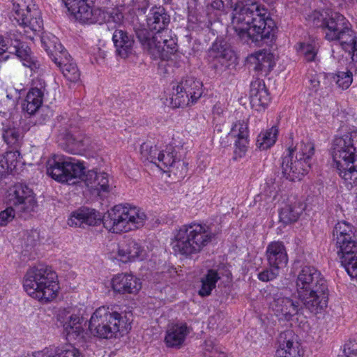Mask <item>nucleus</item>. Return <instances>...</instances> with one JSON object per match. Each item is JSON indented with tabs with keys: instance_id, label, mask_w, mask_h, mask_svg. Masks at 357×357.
<instances>
[{
	"instance_id": "obj_1",
	"label": "nucleus",
	"mask_w": 357,
	"mask_h": 357,
	"mask_svg": "<svg viewBox=\"0 0 357 357\" xmlns=\"http://www.w3.org/2000/svg\"><path fill=\"white\" fill-rule=\"evenodd\" d=\"M146 220V215L139 208L119 204L108 211L102 218L94 209L81 208L71 214L68 224L70 227L85 228L102 222L108 231L119 234L139 229L144 225Z\"/></svg>"
},
{
	"instance_id": "obj_2",
	"label": "nucleus",
	"mask_w": 357,
	"mask_h": 357,
	"mask_svg": "<svg viewBox=\"0 0 357 357\" xmlns=\"http://www.w3.org/2000/svg\"><path fill=\"white\" fill-rule=\"evenodd\" d=\"M231 24L245 43H258L274 36L275 22L266 8L257 2H238L232 12Z\"/></svg>"
},
{
	"instance_id": "obj_3",
	"label": "nucleus",
	"mask_w": 357,
	"mask_h": 357,
	"mask_svg": "<svg viewBox=\"0 0 357 357\" xmlns=\"http://www.w3.org/2000/svg\"><path fill=\"white\" fill-rule=\"evenodd\" d=\"M298 299L305 309L317 314L328 305V289L326 280L314 266H305L296 280Z\"/></svg>"
},
{
	"instance_id": "obj_4",
	"label": "nucleus",
	"mask_w": 357,
	"mask_h": 357,
	"mask_svg": "<svg viewBox=\"0 0 357 357\" xmlns=\"http://www.w3.org/2000/svg\"><path fill=\"white\" fill-rule=\"evenodd\" d=\"M214 234L204 224L192 222L176 230L172 245L175 252L192 259L211 243Z\"/></svg>"
},
{
	"instance_id": "obj_5",
	"label": "nucleus",
	"mask_w": 357,
	"mask_h": 357,
	"mask_svg": "<svg viewBox=\"0 0 357 357\" xmlns=\"http://www.w3.org/2000/svg\"><path fill=\"white\" fill-rule=\"evenodd\" d=\"M23 287L30 296L44 303L55 298L59 290L56 273L43 264L31 267L26 271Z\"/></svg>"
},
{
	"instance_id": "obj_6",
	"label": "nucleus",
	"mask_w": 357,
	"mask_h": 357,
	"mask_svg": "<svg viewBox=\"0 0 357 357\" xmlns=\"http://www.w3.org/2000/svg\"><path fill=\"white\" fill-rule=\"evenodd\" d=\"M84 169L82 163L63 155H54L48 160L46 166L47 174L58 182L75 184L83 176L86 185L94 190L98 173L90 170L85 174Z\"/></svg>"
},
{
	"instance_id": "obj_7",
	"label": "nucleus",
	"mask_w": 357,
	"mask_h": 357,
	"mask_svg": "<svg viewBox=\"0 0 357 357\" xmlns=\"http://www.w3.org/2000/svg\"><path fill=\"white\" fill-rule=\"evenodd\" d=\"M333 243L342 266L351 278L357 279V238L354 227L345 221L338 222L333 230Z\"/></svg>"
},
{
	"instance_id": "obj_8",
	"label": "nucleus",
	"mask_w": 357,
	"mask_h": 357,
	"mask_svg": "<svg viewBox=\"0 0 357 357\" xmlns=\"http://www.w3.org/2000/svg\"><path fill=\"white\" fill-rule=\"evenodd\" d=\"M324 34L326 40L337 41L343 50L352 53V61L357 67V36L351 24L343 15L331 12Z\"/></svg>"
},
{
	"instance_id": "obj_9",
	"label": "nucleus",
	"mask_w": 357,
	"mask_h": 357,
	"mask_svg": "<svg viewBox=\"0 0 357 357\" xmlns=\"http://www.w3.org/2000/svg\"><path fill=\"white\" fill-rule=\"evenodd\" d=\"M314 154V145L310 142L302 143L298 151L289 147L282 158L283 176L290 181H300L310 169Z\"/></svg>"
},
{
	"instance_id": "obj_10",
	"label": "nucleus",
	"mask_w": 357,
	"mask_h": 357,
	"mask_svg": "<svg viewBox=\"0 0 357 357\" xmlns=\"http://www.w3.org/2000/svg\"><path fill=\"white\" fill-rule=\"evenodd\" d=\"M114 308V306H101L95 310L89 321V330L92 335L111 339L116 337L121 331L127 330L128 326H123L121 314Z\"/></svg>"
},
{
	"instance_id": "obj_11",
	"label": "nucleus",
	"mask_w": 357,
	"mask_h": 357,
	"mask_svg": "<svg viewBox=\"0 0 357 357\" xmlns=\"http://www.w3.org/2000/svg\"><path fill=\"white\" fill-rule=\"evenodd\" d=\"M95 0H63L68 10L76 20L86 24H120L123 15L118 10L109 12L100 8H91Z\"/></svg>"
},
{
	"instance_id": "obj_12",
	"label": "nucleus",
	"mask_w": 357,
	"mask_h": 357,
	"mask_svg": "<svg viewBox=\"0 0 357 357\" xmlns=\"http://www.w3.org/2000/svg\"><path fill=\"white\" fill-rule=\"evenodd\" d=\"M203 94V84L194 77H183L174 83L170 95V104L174 108L184 107L195 104Z\"/></svg>"
},
{
	"instance_id": "obj_13",
	"label": "nucleus",
	"mask_w": 357,
	"mask_h": 357,
	"mask_svg": "<svg viewBox=\"0 0 357 357\" xmlns=\"http://www.w3.org/2000/svg\"><path fill=\"white\" fill-rule=\"evenodd\" d=\"M356 133H347L341 137H336L333 141L332 157L338 172L347 168L356 158L357 146L355 139Z\"/></svg>"
},
{
	"instance_id": "obj_14",
	"label": "nucleus",
	"mask_w": 357,
	"mask_h": 357,
	"mask_svg": "<svg viewBox=\"0 0 357 357\" xmlns=\"http://www.w3.org/2000/svg\"><path fill=\"white\" fill-rule=\"evenodd\" d=\"M13 7V21L35 32L41 30L43 20L33 0H15Z\"/></svg>"
},
{
	"instance_id": "obj_15",
	"label": "nucleus",
	"mask_w": 357,
	"mask_h": 357,
	"mask_svg": "<svg viewBox=\"0 0 357 357\" xmlns=\"http://www.w3.org/2000/svg\"><path fill=\"white\" fill-rule=\"evenodd\" d=\"M9 201L15 208L17 214L23 218H27L34 211L37 202L33 190L27 185L17 183L9 193Z\"/></svg>"
},
{
	"instance_id": "obj_16",
	"label": "nucleus",
	"mask_w": 357,
	"mask_h": 357,
	"mask_svg": "<svg viewBox=\"0 0 357 357\" xmlns=\"http://www.w3.org/2000/svg\"><path fill=\"white\" fill-rule=\"evenodd\" d=\"M155 164L160 169L165 172V169H170V172L183 178L188 170V164L177 157L176 147L172 144L166 146L165 149L160 150L157 156Z\"/></svg>"
},
{
	"instance_id": "obj_17",
	"label": "nucleus",
	"mask_w": 357,
	"mask_h": 357,
	"mask_svg": "<svg viewBox=\"0 0 357 357\" xmlns=\"http://www.w3.org/2000/svg\"><path fill=\"white\" fill-rule=\"evenodd\" d=\"M271 307L279 319L289 321L305 307L300 301L277 294L271 303Z\"/></svg>"
},
{
	"instance_id": "obj_18",
	"label": "nucleus",
	"mask_w": 357,
	"mask_h": 357,
	"mask_svg": "<svg viewBox=\"0 0 357 357\" xmlns=\"http://www.w3.org/2000/svg\"><path fill=\"white\" fill-rule=\"evenodd\" d=\"M117 255L120 261L126 263L137 260H143L146 257V250L137 241L127 238L118 244Z\"/></svg>"
},
{
	"instance_id": "obj_19",
	"label": "nucleus",
	"mask_w": 357,
	"mask_h": 357,
	"mask_svg": "<svg viewBox=\"0 0 357 357\" xmlns=\"http://www.w3.org/2000/svg\"><path fill=\"white\" fill-rule=\"evenodd\" d=\"M278 349L275 357H302L296 336L291 330L281 333L278 337Z\"/></svg>"
},
{
	"instance_id": "obj_20",
	"label": "nucleus",
	"mask_w": 357,
	"mask_h": 357,
	"mask_svg": "<svg viewBox=\"0 0 357 357\" xmlns=\"http://www.w3.org/2000/svg\"><path fill=\"white\" fill-rule=\"evenodd\" d=\"M190 328L185 323L172 324L167 326L164 342L169 348L180 349L190 333Z\"/></svg>"
},
{
	"instance_id": "obj_21",
	"label": "nucleus",
	"mask_w": 357,
	"mask_h": 357,
	"mask_svg": "<svg viewBox=\"0 0 357 357\" xmlns=\"http://www.w3.org/2000/svg\"><path fill=\"white\" fill-rule=\"evenodd\" d=\"M248 126L245 121H238L232 126L230 135L236 137L234 159L243 157L247 151L248 144Z\"/></svg>"
},
{
	"instance_id": "obj_22",
	"label": "nucleus",
	"mask_w": 357,
	"mask_h": 357,
	"mask_svg": "<svg viewBox=\"0 0 357 357\" xmlns=\"http://www.w3.org/2000/svg\"><path fill=\"white\" fill-rule=\"evenodd\" d=\"M112 287L119 294H137L142 287V283L132 274L121 273L112 278Z\"/></svg>"
},
{
	"instance_id": "obj_23",
	"label": "nucleus",
	"mask_w": 357,
	"mask_h": 357,
	"mask_svg": "<svg viewBox=\"0 0 357 357\" xmlns=\"http://www.w3.org/2000/svg\"><path fill=\"white\" fill-rule=\"evenodd\" d=\"M249 97L252 107L257 111L264 109L268 105L270 96L262 79H257L251 82Z\"/></svg>"
},
{
	"instance_id": "obj_24",
	"label": "nucleus",
	"mask_w": 357,
	"mask_h": 357,
	"mask_svg": "<svg viewBox=\"0 0 357 357\" xmlns=\"http://www.w3.org/2000/svg\"><path fill=\"white\" fill-rule=\"evenodd\" d=\"M170 22V16L163 7H152L146 15V23L149 29L160 35L167 32L166 29Z\"/></svg>"
},
{
	"instance_id": "obj_25",
	"label": "nucleus",
	"mask_w": 357,
	"mask_h": 357,
	"mask_svg": "<svg viewBox=\"0 0 357 357\" xmlns=\"http://www.w3.org/2000/svg\"><path fill=\"white\" fill-rule=\"evenodd\" d=\"M13 52L24 66L29 68L33 73L39 72L41 66L40 63L26 43L16 40V44L13 45Z\"/></svg>"
},
{
	"instance_id": "obj_26",
	"label": "nucleus",
	"mask_w": 357,
	"mask_h": 357,
	"mask_svg": "<svg viewBox=\"0 0 357 357\" xmlns=\"http://www.w3.org/2000/svg\"><path fill=\"white\" fill-rule=\"evenodd\" d=\"M112 40L116 48V54L123 59H126L133 51L134 39L126 31L116 29L112 36Z\"/></svg>"
},
{
	"instance_id": "obj_27",
	"label": "nucleus",
	"mask_w": 357,
	"mask_h": 357,
	"mask_svg": "<svg viewBox=\"0 0 357 357\" xmlns=\"http://www.w3.org/2000/svg\"><path fill=\"white\" fill-rule=\"evenodd\" d=\"M273 55L266 50L252 54L247 58V63L257 72L269 73L273 66Z\"/></svg>"
},
{
	"instance_id": "obj_28",
	"label": "nucleus",
	"mask_w": 357,
	"mask_h": 357,
	"mask_svg": "<svg viewBox=\"0 0 357 357\" xmlns=\"http://www.w3.org/2000/svg\"><path fill=\"white\" fill-rule=\"evenodd\" d=\"M266 255L270 266L280 268L287 264V251L282 242L274 241L271 243L266 248Z\"/></svg>"
},
{
	"instance_id": "obj_29",
	"label": "nucleus",
	"mask_w": 357,
	"mask_h": 357,
	"mask_svg": "<svg viewBox=\"0 0 357 357\" xmlns=\"http://www.w3.org/2000/svg\"><path fill=\"white\" fill-rule=\"evenodd\" d=\"M40 85V88H31L23 103V110L29 115L36 114L42 106L45 88L42 84Z\"/></svg>"
},
{
	"instance_id": "obj_30",
	"label": "nucleus",
	"mask_w": 357,
	"mask_h": 357,
	"mask_svg": "<svg viewBox=\"0 0 357 357\" xmlns=\"http://www.w3.org/2000/svg\"><path fill=\"white\" fill-rule=\"evenodd\" d=\"M83 321L84 318L78 314H72L66 316L63 326L68 340H72L84 337Z\"/></svg>"
},
{
	"instance_id": "obj_31",
	"label": "nucleus",
	"mask_w": 357,
	"mask_h": 357,
	"mask_svg": "<svg viewBox=\"0 0 357 357\" xmlns=\"http://www.w3.org/2000/svg\"><path fill=\"white\" fill-rule=\"evenodd\" d=\"M305 208V204L301 201H295L286 205L280 211V220L285 225L298 220Z\"/></svg>"
},
{
	"instance_id": "obj_32",
	"label": "nucleus",
	"mask_w": 357,
	"mask_h": 357,
	"mask_svg": "<svg viewBox=\"0 0 357 357\" xmlns=\"http://www.w3.org/2000/svg\"><path fill=\"white\" fill-rule=\"evenodd\" d=\"M155 50H158V54H151L154 59L160 58L162 60L169 61L177 51V45L175 40L172 38H165L162 34V39L155 42Z\"/></svg>"
},
{
	"instance_id": "obj_33",
	"label": "nucleus",
	"mask_w": 357,
	"mask_h": 357,
	"mask_svg": "<svg viewBox=\"0 0 357 357\" xmlns=\"http://www.w3.org/2000/svg\"><path fill=\"white\" fill-rule=\"evenodd\" d=\"M136 36L143 48L146 50L151 55L158 54V50H155V42L157 40L162 39V35L160 33L153 34L146 29H140L135 31Z\"/></svg>"
},
{
	"instance_id": "obj_34",
	"label": "nucleus",
	"mask_w": 357,
	"mask_h": 357,
	"mask_svg": "<svg viewBox=\"0 0 357 357\" xmlns=\"http://www.w3.org/2000/svg\"><path fill=\"white\" fill-rule=\"evenodd\" d=\"M210 55L218 60L222 65L226 64L234 57V52L227 43L215 41L210 49Z\"/></svg>"
},
{
	"instance_id": "obj_35",
	"label": "nucleus",
	"mask_w": 357,
	"mask_h": 357,
	"mask_svg": "<svg viewBox=\"0 0 357 357\" xmlns=\"http://www.w3.org/2000/svg\"><path fill=\"white\" fill-rule=\"evenodd\" d=\"M2 137L9 148L19 149L22 144V135L19 130L9 123H3Z\"/></svg>"
},
{
	"instance_id": "obj_36",
	"label": "nucleus",
	"mask_w": 357,
	"mask_h": 357,
	"mask_svg": "<svg viewBox=\"0 0 357 357\" xmlns=\"http://www.w3.org/2000/svg\"><path fill=\"white\" fill-rule=\"evenodd\" d=\"M67 151L73 154H82L90 144V139L82 135H68L66 138Z\"/></svg>"
},
{
	"instance_id": "obj_37",
	"label": "nucleus",
	"mask_w": 357,
	"mask_h": 357,
	"mask_svg": "<svg viewBox=\"0 0 357 357\" xmlns=\"http://www.w3.org/2000/svg\"><path fill=\"white\" fill-rule=\"evenodd\" d=\"M220 279V276L216 270H208L206 274L201 279L202 286L199 290V294L201 296H209Z\"/></svg>"
},
{
	"instance_id": "obj_38",
	"label": "nucleus",
	"mask_w": 357,
	"mask_h": 357,
	"mask_svg": "<svg viewBox=\"0 0 357 357\" xmlns=\"http://www.w3.org/2000/svg\"><path fill=\"white\" fill-rule=\"evenodd\" d=\"M54 62L60 68L63 76L71 82H76L79 79L80 73L77 65L67 58L63 61H58L57 58H54Z\"/></svg>"
},
{
	"instance_id": "obj_39",
	"label": "nucleus",
	"mask_w": 357,
	"mask_h": 357,
	"mask_svg": "<svg viewBox=\"0 0 357 357\" xmlns=\"http://www.w3.org/2000/svg\"><path fill=\"white\" fill-rule=\"evenodd\" d=\"M278 132V130L275 126L264 132H261L257 137L256 145L261 150L270 148L275 144Z\"/></svg>"
},
{
	"instance_id": "obj_40",
	"label": "nucleus",
	"mask_w": 357,
	"mask_h": 357,
	"mask_svg": "<svg viewBox=\"0 0 357 357\" xmlns=\"http://www.w3.org/2000/svg\"><path fill=\"white\" fill-rule=\"evenodd\" d=\"M50 357H81V353L73 345L65 344L59 347L47 348Z\"/></svg>"
},
{
	"instance_id": "obj_41",
	"label": "nucleus",
	"mask_w": 357,
	"mask_h": 357,
	"mask_svg": "<svg viewBox=\"0 0 357 357\" xmlns=\"http://www.w3.org/2000/svg\"><path fill=\"white\" fill-rule=\"evenodd\" d=\"M331 12L328 11H314L308 16V22L314 26L320 27L324 30L326 29V24L331 17Z\"/></svg>"
},
{
	"instance_id": "obj_42",
	"label": "nucleus",
	"mask_w": 357,
	"mask_h": 357,
	"mask_svg": "<svg viewBox=\"0 0 357 357\" xmlns=\"http://www.w3.org/2000/svg\"><path fill=\"white\" fill-rule=\"evenodd\" d=\"M160 150L157 146L153 145L151 143H143L140 147V153L142 157L144 160L150 161L152 163H157V156L159 155Z\"/></svg>"
},
{
	"instance_id": "obj_43",
	"label": "nucleus",
	"mask_w": 357,
	"mask_h": 357,
	"mask_svg": "<svg viewBox=\"0 0 357 357\" xmlns=\"http://www.w3.org/2000/svg\"><path fill=\"white\" fill-rule=\"evenodd\" d=\"M340 176L345 181L347 184L353 186L357 185V160L345 168L342 172H340Z\"/></svg>"
},
{
	"instance_id": "obj_44",
	"label": "nucleus",
	"mask_w": 357,
	"mask_h": 357,
	"mask_svg": "<svg viewBox=\"0 0 357 357\" xmlns=\"http://www.w3.org/2000/svg\"><path fill=\"white\" fill-rule=\"evenodd\" d=\"M297 51L304 56L307 61H314L317 54L316 45L312 43H300Z\"/></svg>"
},
{
	"instance_id": "obj_45",
	"label": "nucleus",
	"mask_w": 357,
	"mask_h": 357,
	"mask_svg": "<svg viewBox=\"0 0 357 357\" xmlns=\"http://www.w3.org/2000/svg\"><path fill=\"white\" fill-rule=\"evenodd\" d=\"M334 79L337 86L344 90L348 89L351 84L353 75L350 71L338 72Z\"/></svg>"
},
{
	"instance_id": "obj_46",
	"label": "nucleus",
	"mask_w": 357,
	"mask_h": 357,
	"mask_svg": "<svg viewBox=\"0 0 357 357\" xmlns=\"http://www.w3.org/2000/svg\"><path fill=\"white\" fill-rule=\"evenodd\" d=\"M279 268L270 266L258 273V279L262 282H269L275 279L279 274Z\"/></svg>"
},
{
	"instance_id": "obj_47",
	"label": "nucleus",
	"mask_w": 357,
	"mask_h": 357,
	"mask_svg": "<svg viewBox=\"0 0 357 357\" xmlns=\"http://www.w3.org/2000/svg\"><path fill=\"white\" fill-rule=\"evenodd\" d=\"M94 190L105 192H107L110 190V185H109L107 174L105 172L98 173Z\"/></svg>"
},
{
	"instance_id": "obj_48",
	"label": "nucleus",
	"mask_w": 357,
	"mask_h": 357,
	"mask_svg": "<svg viewBox=\"0 0 357 357\" xmlns=\"http://www.w3.org/2000/svg\"><path fill=\"white\" fill-rule=\"evenodd\" d=\"M10 150L7 151L6 155H3L6 158L7 164L9 166L10 170H12L16 167V164L20 156L19 149L10 148Z\"/></svg>"
},
{
	"instance_id": "obj_49",
	"label": "nucleus",
	"mask_w": 357,
	"mask_h": 357,
	"mask_svg": "<svg viewBox=\"0 0 357 357\" xmlns=\"http://www.w3.org/2000/svg\"><path fill=\"white\" fill-rule=\"evenodd\" d=\"M15 214H17L15 208L13 205L0 212V226H6L8 222L13 220Z\"/></svg>"
},
{
	"instance_id": "obj_50",
	"label": "nucleus",
	"mask_w": 357,
	"mask_h": 357,
	"mask_svg": "<svg viewBox=\"0 0 357 357\" xmlns=\"http://www.w3.org/2000/svg\"><path fill=\"white\" fill-rule=\"evenodd\" d=\"M57 40L58 39L54 36H52V39L49 36H44L42 37V43L45 45L47 52H54L59 50V48L56 46Z\"/></svg>"
},
{
	"instance_id": "obj_51",
	"label": "nucleus",
	"mask_w": 357,
	"mask_h": 357,
	"mask_svg": "<svg viewBox=\"0 0 357 357\" xmlns=\"http://www.w3.org/2000/svg\"><path fill=\"white\" fill-rule=\"evenodd\" d=\"M343 352L347 357H357V342L349 341L344 346Z\"/></svg>"
},
{
	"instance_id": "obj_52",
	"label": "nucleus",
	"mask_w": 357,
	"mask_h": 357,
	"mask_svg": "<svg viewBox=\"0 0 357 357\" xmlns=\"http://www.w3.org/2000/svg\"><path fill=\"white\" fill-rule=\"evenodd\" d=\"M9 170V166L6 158H4L3 155H0V178L6 175Z\"/></svg>"
},
{
	"instance_id": "obj_53",
	"label": "nucleus",
	"mask_w": 357,
	"mask_h": 357,
	"mask_svg": "<svg viewBox=\"0 0 357 357\" xmlns=\"http://www.w3.org/2000/svg\"><path fill=\"white\" fill-rule=\"evenodd\" d=\"M22 357H50V355L47 354V348H45L42 351L28 354Z\"/></svg>"
},
{
	"instance_id": "obj_54",
	"label": "nucleus",
	"mask_w": 357,
	"mask_h": 357,
	"mask_svg": "<svg viewBox=\"0 0 357 357\" xmlns=\"http://www.w3.org/2000/svg\"><path fill=\"white\" fill-rule=\"evenodd\" d=\"M9 40L0 35V55L4 53L8 49Z\"/></svg>"
},
{
	"instance_id": "obj_55",
	"label": "nucleus",
	"mask_w": 357,
	"mask_h": 357,
	"mask_svg": "<svg viewBox=\"0 0 357 357\" xmlns=\"http://www.w3.org/2000/svg\"><path fill=\"white\" fill-rule=\"evenodd\" d=\"M206 349L213 354L218 351L216 349H213V342L211 340H206L205 342Z\"/></svg>"
},
{
	"instance_id": "obj_56",
	"label": "nucleus",
	"mask_w": 357,
	"mask_h": 357,
	"mask_svg": "<svg viewBox=\"0 0 357 357\" xmlns=\"http://www.w3.org/2000/svg\"><path fill=\"white\" fill-rule=\"evenodd\" d=\"M148 8V2L146 0H144L142 2V6H139L138 10L142 13H146Z\"/></svg>"
},
{
	"instance_id": "obj_57",
	"label": "nucleus",
	"mask_w": 357,
	"mask_h": 357,
	"mask_svg": "<svg viewBox=\"0 0 357 357\" xmlns=\"http://www.w3.org/2000/svg\"><path fill=\"white\" fill-rule=\"evenodd\" d=\"M210 357H227L226 354L223 352L215 351Z\"/></svg>"
},
{
	"instance_id": "obj_58",
	"label": "nucleus",
	"mask_w": 357,
	"mask_h": 357,
	"mask_svg": "<svg viewBox=\"0 0 357 357\" xmlns=\"http://www.w3.org/2000/svg\"><path fill=\"white\" fill-rule=\"evenodd\" d=\"M311 82H312V86L316 89L319 85V82L318 80H316V79H312L311 80Z\"/></svg>"
},
{
	"instance_id": "obj_59",
	"label": "nucleus",
	"mask_w": 357,
	"mask_h": 357,
	"mask_svg": "<svg viewBox=\"0 0 357 357\" xmlns=\"http://www.w3.org/2000/svg\"><path fill=\"white\" fill-rule=\"evenodd\" d=\"M12 105L14 106L15 105V102L13 100V103H12Z\"/></svg>"
},
{
	"instance_id": "obj_60",
	"label": "nucleus",
	"mask_w": 357,
	"mask_h": 357,
	"mask_svg": "<svg viewBox=\"0 0 357 357\" xmlns=\"http://www.w3.org/2000/svg\"><path fill=\"white\" fill-rule=\"evenodd\" d=\"M220 5H222H222H223V3H222V2H221V3H219V6H220Z\"/></svg>"
},
{
	"instance_id": "obj_61",
	"label": "nucleus",
	"mask_w": 357,
	"mask_h": 357,
	"mask_svg": "<svg viewBox=\"0 0 357 357\" xmlns=\"http://www.w3.org/2000/svg\"><path fill=\"white\" fill-rule=\"evenodd\" d=\"M356 3H357V0H356Z\"/></svg>"
}]
</instances>
